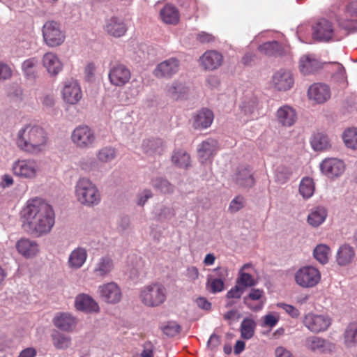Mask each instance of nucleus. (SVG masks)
I'll list each match as a JSON object with an SVG mask.
<instances>
[{
	"label": "nucleus",
	"mask_w": 357,
	"mask_h": 357,
	"mask_svg": "<svg viewBox=\"0 0 357 357\" xmlns=\"http://www.w3.org/2000/svg\"><path fill=\"white\" fill-rule=\"evenodd\" d=\"M144 153L148 155L161 154L163 151V142L161 139H146L142 145Z\"/></svg>",
	"instance_id": "nucleus-39"
},
{
	"label": "nucleus",
	"mask_w": 357,
	"mask_h": 357,
	"mask_svg": "<svg viewBox=\"0 0 357 357\" xmlns=\"http://www.w3.org/2000/svg\"><path fill=\"white\" fill-rule=\"evenodd\" d=\"M17 251L26 259H32L40 252V245L35 240L29 238H21L15 244Z\"/></svg>",
	"instance_id": "nucleus-17"
},
{
	"label": "nucleus",
	"mask_w": 357,
	"mask_h": 357,
	"mask_svg": "<svg viewBox=\"0 0 357 357\" xmlns=\"http://www.w3.org/2000/svg\"><path fill=\"white\" fill-rule=\"evenodd\" d=\"M38 63V60L33 57L25 60L22 66V70L26 77L29 79H33L36 76L35 68Z\"/></svg>",
	"instance_id": "nucleus-53"
},
{
	"label": "nucleus",
	"mask_w": 357,
	"mask_h": 357,
	"mask_svg": "<svg viewBox=\"0 0 357 357\" xmlns=\"http://www.w3.org/2000/svg\"><path fill=\"white\" fill-rule=\"evenodd\" d=\"M345 145L350 149H357V129L348 128L342 135Z\"/></svg>",
	"instance_id": "nucleus-50"
},
{
	"label": "nucleus",
	"mask_w": 357,
	"mask_h": 357,
	"mask_svg": "<svg viewBox=\"0 0 357 357\" xmlns=\"http://www.w3.org/2000/svg\"><path fill=\"white\" fill-rule=\"evenodd\" d=\"M324 346L325 340L319 337L312 336L305 340V347L312 351H320Z\"/></svg>",
	"instance_id": "nucleus-52"
},
{
	"label": "nucleus",
	"mask_w": 357,
	"mask_h": 357,
	"mask_svg": "<svg viewBox=\"0 0 357 357\" xmlns=\"http://www.w3.org/2000/svg\"><path fill=\"white\" fill-rule=\"evenodd\" d=\"M75 306L77 310L86 312H97L99 310L98 303L84 294H79L76 297Z\"/></svg>",
	"instance_id": "nucleus-33"
},
{
	"label": "nucleus",
	"mask_w": 357,
	"mask_h": 357,
	"mask_svg": "<svg viewBox=\"0 0 357 357\" xmlns=\"http://www.w3.org/2000/svg\"><path fill=\"white\" fill-rule=\"evenodd\" d=\"M296 282L303 288H312L321 280V273L312 266H304L295 274Z\"/></svg>",
	"instance_id": "nucleus-7"
},
{
	"label": "nucleus",
	"mask_w": 357,
	"mask_h": 357,
	"mask_svg": "<svg viewBox=\"0 0 357 357\" xmlns=\"http://www.w3.org/2000/svg\"><path fill=\"white\" fill-rule=\"evenodd\" d=\"M163 333L168 337H174L179 333L181 327L176 322H168L162 328Z\"/></svg>",
	"instance_id": "nucleus-57"
},
{
	"label": "nucleus",
	"mask_w": 357,
	"mask_h": 357,
	"mask_svg": "<svg viewBox=\"0 0 357 357\" xmlns=\"http://www.w3.org/2000/svg\"><path fill=\"white\" fill-rule=\"evenodd\" d=\"M222 55L215 50L207 51L200 57L201 65L205 70H208L218 68L222 65Z\"/></svg>",
	"instance_id": "nucleus-28"
},
{
	"label": "nucleus",
	"mask_w": 357,
	"mask_h": 357,
	"mask_svg": "<svg viewBox=\"0 0 357 357\" xmlns=\"http://www.w3.org/2000/svg\"><path fill=\"white\" fill-rule=\"evenodd\" d=\"M310 144L314 151H320L327 149L330 146V142L326 135L318 132L311 138Z\"/></svg>",
	"instance_id": "nucleus-41"
},
{
	"label": "nucleus",
	"mask_w": 357,
	"mask_h": 357,
	"mask_svg": "<svg viewBox=\"0 0 357 357\" xmlns=\"http://www.w3.org/2000/svg\"><path fill=\"white\" fill-rule=\"evenodd\" d=\"M263 319V324L264 327H274L279 321V317L278 315H274L272 314H268L262 317Z\"/></svg>",
	"instance_id": "nucleus-59"
},
{
	"label": "nucleus",
	"mask_w": 357,
	"mask_h": 357,
	"mask_svg": "<svg viewBox=\"0 0 357 357\" xmlns=\"http://www.w3.org/2000/svg\"><path fill=\"white\" fill-rule=\"evenodd\" d=\"M322 174L331 178L340 176L344 172L345 165L342 160L335 158H326L320 164Z\"/></svg>",
	"instance_id": "nucleus-14"
},
{
	"label": "nucleus",
	"mask_w": 357,
	"mask_h": 357,
	"mask_svg": "<svg viewBox=\"0 0 357 357\" xmlns=\"http://www.w3.org/2000/svg\"><path fill=\"white\" fill-rule=\"evenodd\" d=\"M61 94L63 102L68 105H77L82 98L81 86L75 79H69L63 82Z\"/></svg>",
	"instance_id": "nucleus-8"
},
{
	"label": "nucleus",
	"mask_w": 357,
	"mask_h": 357,
	"mask_svg": "<svg viewBox=\"0 0 357 357\" xmlns=\"http://www.w3.org/2000/svg\"><path fill=\"white\" fill-rule=\"evenodd\" d=\"M313 256L317 261L324 265L328 262L331 256V249L326 244H319L313 250Z\"/></svg>",
	"instance_id": "nucleus-45"
},
{
	"label": "nucleus",
	"mask_w": 357,
	"mask_h": 357,
	"mask_svg": "<svg viewBox=\"0 0 357 357\" xmlns=\"http://www.w3.org/2000/svg\"><path fill=\"white\" fill-rule=\"evenodd\" d=\"M54 325L63 331H72L77 325V319L68 312H59L54 317Z\"/></svg>",
	"instance_id": "nucleus-29"
},
{
	"label": "nucleus",
	"mask_w": 357,
	"mask_h": 357,
	"mask_svg": "<svg viewBox=\"0 0 357 357\" xmlns=\"http://www.w3.org/2000/svg\"><path fill=\"white\" fill-rule=\"evenodd\" d=\"M315 190L313 179L310 177H304L302 178L299 185V193L303 199H307L310 198Z\"/></svg>",
	"instance_id": "nucleus-44"
},
{
	"label": "nucleus",
	"mask_w": 357,
	"mask_h": 357,
	"mask_svg": "<svg viewBox=\"0 0 357 357\" xmlns=\"http://www.w3.org/2000/svg\"><path fill=\"white\" fill-rule=\"evenodd\" d=\"M43 66L51 76H56L63 70V63L56 54L49 52L42 57Z\"/></svg>",
	"instance_id": "nucleus-21"
},
{
	"label": "nucleus",
	"mask_w": 357,
	"mask_h": 357,
	"mask_svg": "<svg viewBox=\"0 0 357 357\" xmlns=\"http://www.w3.org/2000/svg\"><path fill=\"white\" fill-rule=\"evenodd\" d=\"M151 184L155 190L162 193H171L174 190L173 185L167 180L162 178H153Z\"/></svg>",
	"instance_id": "nucleus-49"
},
{
	"label": "nucleus",
	"mask_w": 357,
	"mask_h": 357,
	"mask_svg": "<svg viewBox=\"0 0 357 357\" xmlns=\"http://www.w3.org/2000/svg\"><path fill=\"white\" fill-rule=\"evenodd\" d=\"M255 271V267L251 263L243 264L238 270L236 279V285L230 290H245L255 287L258 281L257 279L251 274Z\"/></svg>",
	"instance_id": "nucleus-9"
},
{
	"label": "nucleus",
	"mask_w": 357,
	"mask_h": 357,
	"mask_svg": "<svg viewBox=\"0 0 357 357\" xmlns=\"http://www.w3.org/2000/svg\"><path fill=\"white\" fill-rule=\"evenodd\" d=\"M96 155L99 163L104 165L115 160L117 156V151L115 148L107 146L98 150Z\"/></svg>",
	"instance_id": "nucleus-40"
},
{
	"label": "nucleus",
	"mask_w": 357,
	"mask_h": 357,
	"mask_svg": "<svg viewBox=\"0 0 357 357\" xmlns=\"http://www.w3.org/2000/svg\"><path fill=\"white\" fill-rule=\"evenodd\" d=\"M313 38L319 41H329L334 35L333 24L326 18L319 19L312 26Z\"/></svg>",
	"instance_id": "nucleus-13"
},
{
	"label": "nucleus",
	"mask_w": 357,
	"mask_h": 357,
	"mask_svg": "<svg viewBox=\"0 0 357 357\" xmlns=\"http://www.w3.org/2000/svg\"><path fill=\"white\" fill-rule=\"evenodd\" d=\"M165 94L174 100H183L188 97L189 88L185 82L176 80L166 86Z\"/></svg>",
	"instance_id": "nucleus-19"
},
{
	"label": "nucleus",
	"mask_w": 357,
	"mask_h": 357,
	"mask_svg": "<svg viewBox=\"0 0 357 357\" xmlns=\"http://www.w3.org/2000/svg\"><path fill=\"white\" fill-rule=\"evenodd\" d=\"M236 183L244 188H251L255 184L252 170L248 167H241L234 176Z\"/></svg>",
	"instance_id": "nucleus-32"
},
{
	"label": "nucleus",
	"mask_w": 357,
	"mask_h": 357,
	"mask_svg": "<svg viewBox=\"0 0 357 357\" xmlns=\"http://www.w3.org/2000/svg\"><path fill=\"white\" fill-rule=\"evenodd\" d=\"M180 62L175 58H169L158 64L153 73L158 78H171L179 70Z\"/></svg>",
	"instance_id": "nucleus-16"
},
{
	"label": "nucleus",
	"mask_w": 357,
	"mask_h": 357,
	"mask_svg": "<svg viewBox=\"0 0 357 357\" xmlns=\"http://www.w3.org/2000/svg\"><path fill=\"white\" fill-rule=\"evenodd\" d=\"M99 162L93 158H83L79 162V167L86 172L95 171L98 169Z\"/></svg>",
	"instance_id": "nucleus-54"
},
{
	"label": "nucleus",
	"mask_w": 357,
	"mask_h": 357,
	"mask_svg": "<svg viewBox=\"0 0 357 357\" xmlns=\"http://www.w3.org/2000/svg\"><path fill=\"white\" fill-rule=\"evenodd\" d=\"M355 257V251L353 247L344 244L341 245L336 254V261L339 266H345L350 264Z\"/></svg>",
	"instance_id": "nucleus-36"
},
{
	"label": "nucleus",
	"mask_w": 357,
	"mask_h": 357,
	"mask_svg": "<svg viewBox=\"0 0 357 357\" xmlns=\"http://www.w3.org/2000/svg\"><path fill=\"white\" fill-rule=\"evenodd\" d=\"M44 43L49 47L61 46L66 40V33L61 24L54 20L46 22L42 28Z\"/></svg>",
	"instance_id": "nucleus-5"
},
{
	"label": "nucleus",
	"mask_w": 357,
	"mask_h": 357,
	"mask_svg": "<svg viewBox=\"0 0 357 357\" xmlns=\"http://www.w3.org/2000/svg\"><path fill=\"white\" fill-rule=\"evenodd\" d=\"M292 171L290 167L285 165L278 166L275 172V181L276 183L283 185L291 178Z\"/></svg>",
	"instance_id": "nucleus-48"
},
{
	"label": "nucleus",
	"mask_w": 357,
	"mask_h": 357,
	"mask_svg": "<svg viewBox=\"0 0 357 357\" xmlns=\"http://www.w3.org/2000/svg\"><path fill=\"white\" fill-rule=\"evenodd\" d=\"M245 204V198L238 195L235 197L230 202L228 210L230 213H234L242 209Z\"/></svg>",
	"instance_id": "nucleus-55"
},
{
	"label": "nucleus",
	"mask_w": 357,
	"mask_h": 357,
	"mask_svg": "<svg viewBox=\"0 0 357 357\" xmlns=\"http://www.w3.org/2000/svg\"><path fill=\"white\" fill-rule=\"evenodd\" d=\"M172 162L180 167H187L190 162V157L183 150L175 151L172 158Z\"/></svg>",
	"instance_id": "nucleus-51"
},
{
	"label": "nucleus",
	"mask_w": 357,
	"mask_h": 357,
	"mask_svg": "<svg viewBox=\"0 0 357 357\" xmlns=\"http://www.w3.org/2000/svg\"><path fill=\"white\" fill-rule=\"evenodd\" d=\"M128 25L121 17L112 16L105 20L104 31L110 36L121 38L126 33Z\"/></svg>",
	"instance_id": "nucleus-15"
},
{
	"label": "nucleus",
	"mask_w": 357,
	"mask_h": 357,
	"mask_svg": "<svg viewBox=\"0 0 357 357\" xmlns=\"http://www.w3.org/2000/svg\"><path fill=\"white\" fill-rule=\"evenodd\" d=\"M263 292L264 291H250L248 295L243 298L245 305L252 311L257 312L261 310L265 303Z\"/></svg>",
	"instance_id": "nucleus-34"
},
{
	"label": "nucleus",
	"mask_w": 357,
	"mask_h": 357,
	"mask_svg": "<svg viewBox=\"0 0 357 357\" xmlns=\"http://www.w3.org/2000/svg\"><path fill=\"white\" fill-rule=\"evenodd\" d=\"M327 215V210L325 207H314L307 216V223L313 227H317L325 221Z\"/></svg>",
	"instance_id": "nucleus-37"
},
{
	"label": "nucleus",
	"mask_w": 357,
	"mask_h": 357,
	"mask_svg": "<svg viewBox=\"0 0 357 357\" xmlns=\"http://www.w3.org/2000/svg\"><path fill=\"white\" fill-rule=\"evenodd\" d=\"M258 100L256 97L252 96L250 97H245L242 101L240 108L244 114V122H248L257 117Z\"/></svg>",
	"instance_id": "nucleus-30"
},
{
	"label": "nucleus",
	"mask_w": 357,
	"mask_h": 357,
	"mask_svg": "<svg viewBox=\"0 0 357 357\" xmlns=\"http://www.w3.org/2000/svg\"><path fill=\"white\" fill-rule=\"evenodd\" d=\"M175 213L172 208L163 206L160 209V212L158 213L160 220L169 219L174 216Z\"/></svg>",
	"instance_id": "nucleus-61"
},
{
	"label": "nucleus",
	"mask_w": 357,
	"mask_h": 357,
	"mask_svg": "<svg viewBox=\"0 0 357 357\" xmlns=\"http://www.w3.org/2000/svg\"><path fill=\"white\" fill-rule=\"evenodd\" d=\"M12 76V69L7 64L0 63V80H6Z\"/></svg>",
	"instance_id": "nucleus-64"
},
{
	"label": "nucleus",
	"mask_w": 357,
	"mask_h": 357,
	"mask_svg": "<svg viewBox=\"0 0 357 357\" xmlns=\"http://www.w3.org/2000/svg\"><path fill=\"white\" fill-rule=\"evenodd\" d=\"M278 123L284 127H291L297 121V112L290 105H284L279 107L276 112Z\"/></svg>",
	"instance_id": "nucleus-20"
},
{
	"label": "nucleus",
	"mask_w": 357,
	"mask_h": 357,
	"mask_svg": "<svg viewBox=\"0 0 357 357\" xmlns=\"http://www.w3.org/2000/svg\"><path fill=\"white\" fill-rule=\"evenodd\" d=\"M75 193L77 200L87 206H96L101 200L96 185L86 178H81L77 181Z\"/></svg>",
	"instance_id": "nucleus-3"
},
{
	"label": "nucleus",
	"mask_w": 357,
	"mask_h": 357,
	"mask_svg": "<svg viewBox=\"0 0 357 357\" xmlns=\"http://www.w3.org/2000/svg\"><path fill=\"white\" fill-rule=\"evenodd\" d=\"M140 298L144 305L154 307L162 303L166 296L162 291H142Z\"/></svg>",
	"instance_id": "nucleus-38"
},
{
	"label": "nucleus",
	"mask_w": 357,
	"mask_h": 357,
	"mask_svg": "<svg viewBox=\"0 0 357 357\" xmlns=\"http://www.w3.org/2000/svg\"><path fill=\"white\" fill-rule=\"evenodd\" d=\"M51 336L53 345L57 349H66L71 344V337L57 331H54Z\"/></svg>",
	"instance_id": "nucleus-46"
},
{
	"label": "nucleus",
	"mask_w": 357,
	"mask_h": 357,
	"mask_svg": "<svg viewBox=\"0 0 357 357\" xmlns=\"http://www.w3.org/2000/svg\"><path fill=\"white\" fill-rule=\"evenodd\" d=\"M154 345L150 341H146L143 344L141 357H153Z\"/></svg>",
	"instance_id": "nucleus-62"
},
{
	"label": "nucleus",
	"mask_w": 357,
	"mask_h": 357,
	"mask_svg": "<svg viewBox=\"0 0 357 357\" xmlns=\"http://www.w3.org/2000/svg\"><path fill=\"white\" fill-rule=\"evenodd\" d=\"M218 149V143L213 139H207L197 148L199 160L202 163L211 162Z\"/></svg>",
	"instance_id": "nucleus-18"
},
{
	"label": "nucleus",
	"mask_w": 357,
	"mask_h": 357,
	"mask_svg": "<svg viewBox=\"0 0 357 357\" xmlns=\"http://www.w3.org/2000/svg\"><path fill=\"white\" fill-rule=\"evenodd\" d=\"M213 119V112L209 109L202 108L194 114L192 126L198 130L206 129L211 126Z\"/></svg>",
	"instance_id": "nucleus-23"
},
{
	"label": "nucleus",
	"mask_w": 357,
	"mask_h": 357,
	"mask_svg": "<svg viewBox=\"0 0 357 357\" xmlns=\"http://www.w3.org/2000/svg\"><path fill=\"white\" fill-rule=\"evenodd\" d=\"M255 321L250 318H245L240 326L241 336L243 339L250 340L254 335L256 328Z\"/></svg>",
	"instance_id": "nucleus-43"
},
{
	"label": "nucleus",
	"mask_w": 357,
	"mask_h": 357,
	"mask_svg": "<svg viewBox=\"0 0 357 357\" xmlns=\"http://www.w3.org/2000/svg\"><path fill=\"white\" fill-rule=\"evenodd\" d=\"M143 90L142 79H133L130 85L125 89L120 101L124 105L132 103Z\"/></svg>",
	"instance_id": "nucleus-24"
},
{
	"label": "nucleus",
	"mask_w": 357,
	"mask_h": 357,
	"mask_svg": "<svg viewBox=\"0 0 357 357\" xmlns=\"http://www.w3.org/2000/svg\"><path fill=\"white\" fill-rule=\"evenodd\" d=\"M331 324V320L328 316L308 313L303 319V324L310 331L319 333L327 330Z\"/></svg>",
	"instance_id": "nucleus-12"
},
{
	"label": "nucleus",
	"mask_w": 357,
	"mask_h": 357,
	"mask_svg": "<svg viewBox=\"0 0 357 357\" xmlns=\"http://www.w3.org/2000/svg\"><path fill=\"white\" fill-rule=\"evenodd\" d=\"M160 20L167 24H178L180 15L178 9L172 4H166L160 11Z\"/></svg>",
	"instance_id": "nucleus-35"
},
{
	"label": "nucleus",
	"mask_w": 357,
	"mask_h": 357,
	"mask_svg": "<svg viewBox=\"0 0 357 357\" xmlns=\"http://www.w3.org/2000/svg\"><path fill=\"white\" fill-rule=\"evenodd\" d=\"M102 299L108 303L119 302L121 298V291H101Z\"/></svg>",
	"instance_id": "nucleus-56"
},
{
	"label": "nucleus",
	"mask_w": 357,
	"mask_h": 357,
	"mask_svg": "<svg viewBox=\"0 0 357 357\" xmlns=\"http://www.w3.org/2000/svg\"><path fill=\"white\" fill-rule=\"evenodd\" d=\"M279 307L282 308L287 313H288L291 317L297 318L300 312L298 309L294 307L293 305H288L284 303H279L277 305Z\"/></svg>",
	"instance_id": "nucleus-60"
},
{
	"label": "nucleus",
	"mask_w": 357,
	"mask_h": 357,
	"mask_svg": "<svg viewBox=\"0 0 357 357\" xmlns=\"http://www.w3.org/2000/svg\"><path fill=\"white\" fill-rule=\"evenodd\" d=\"M344 342L347 347H351L357 343V322L347 325L344 333Z\"/></svg>",
	"instance_id": "nucleus-42"
},
{
	"label": "nucleus",
	"mask_w": 357,
	"mask_h": 357,
	"mask_svg": "<svg viewBox=\"0 0 357 357\" xmlns=\"http://www.w3.org/2000/svg\"><path fill=\"white\" fill-rule=\"evenodd\" d=\"M48 137L40 126L27 124L21 128L15 138L17 146L22 151L31 155H40L45 152Z\"/></svg>",
	"instance_id": "nucleus-2"
},
{
	"label": "nucleus",
	"mask_w": 357,
	"mask_h": 357,
	"mask_svg": "<svg viewBox=\"0 0 357 357\" xmlns=\"http://www.w3.org/2000/svg\"><path fill=\"white\" fill-rule=\"evenodd\" d=\"M153 197V193L150 190L145 189L138 193L137 196V204L143 206L146 202Z\"/></svg>",
	"instance_id": "nucleus-58"
},
{
	"label": "nucleus",
	"mask_w": 357,
	"mask_h": 357,
	"mask_svg": "<svg viewBox=\"0 0 357 357\" xmlns=\"http://www.w3.org/2000/svg\"><path fill=\"white\" fill-rule=\"evenodd\" d=\"M291 298L295 303L302 305L307 301L309 296L305 291H294Z\"/></svg>",
	"instance_id": "nucleus-63"
},
{
	"label": "nucleus",
	"mask_w": 357,
	"mask_h": 357,
	"mask_svg": "<svg viewBox=\"0 0 357 357\" xmlns=\"http://www.w3.org/2000/svg\"><path fill=\"white\" fill-rule=\"evenodd\" d=\"M108 79L112 86L122 87L129 83L131 79V71L124 64L116 63L109 68Z\"/></svg>",
	"instance_id": "nucleus-10"
},
{
	"label": "nucleus",
	"mask_w": 357,
	"mask_h": 357,
	"mask_svg": "<svg viewBox=\"0 0 357 357\" xmlns=\"http://www.w3.org/2000/svg\"><path fill=\"white\" fill-rule=\"evenodd\" d=\"M261 53L268 56H277L282 54L281 45L275 40L264 43L259 47Z\"/></svg>",
	"instance_id": "nucleus-47"
},
{
	"label": "nucleus",
	"mask_w": 357,
	"mask_h": 357,
	"mask_svg": "<svg viewBox=\"0 0 357 357\" xmlns=\"http://www.w3.org/2000/svg\"><path fill=\"white\" fill-rule=\"evenodd\" d=\"M70 139L73 144L80 149H91L97 144L95 130L86 125L77 126L71 132Z\"/></svg>",
	"instance_id": "nucleus-4"
},
{
	"label": "nucleus",
	"mask_w": 357,
	"mask_h": 357,
	"mask_svg": "<svg viewBox=\"0 0 357 357\" xmlns=\"http://www.w3.org/2000/svg\"><path fill=\"white\" fill-rule=\"evenodd\" d=\"M13 174L25 180L36 179L40 172V165L37 160L31 158L19 159L12 164Z\"/></svg>",
	"instance_id": "nucleus-6"
},
{
	"label": "nucleus",
	"mask_w": 357,
	"mask_h": 357,
	"mask_svg": "<svg viewBox=\"0 0 357 357\" xmlns=\"http://www.w3.org/2000/svg\"><path fill=\"white\" fill-rule=\"evenodd\" d=\"M321 68L320 61L312 54H306L300 59L299 68L303 75H309Z\"/></svg>",
	"instance_id": "nucleus-31"
},
{
	"label": "nucleus",
	"mask_w": 357,
	"mask_h": 357,
	"mask_svg": "<svg viewBox=\"0 0 357 357\" xmlns=\"http://www.w3.org/2000/svg\"><path fill=\"white\" fill-rule=\"evenodd\" d=\"M228 276L229 270L227 267H216L207 275L206 286L210 290H224Z\"/></svg>",
	"instance_id": "nucleus-11"
},
{
	"label": "nucleus",
	"mask_w": 357,
	"mask_h": 357,
	"mask_svg": "<svg viewBox=\"0 0 357 357\" xmlns=\"http://www.w3.org/2000/svg\"><path fill=\"white\" fill-rule=\"evenodd\" d=\"M308 96L317 103L322 104L331 98V90L326 84L316 83L310 86Z\"/></svg>",
	"instance_id": "nucleus-22"
},
{
	"label": "nucleus",
	"mask_w": 357,
	"mask_h": 357,
	"mask_svg": "<svg viewBox=\"0 0 357 357\" xmlns=\"http://www.w3.org/2000/svg\"><path fill=\"white\" fill-rule=\"evenodd\" d=\"M88 254L86 248L77 247L69 255L67 261L68 267L71 270H78L86 263Z\"/></svg>",
	"instance_id": "nucleus-26"
},
{
	"label": "nucleus",
	"mask_w": 357,
	"mask_h": 357,
	"mask_svg": "<svg viewBox=\"0 0 357 357\" xmlns=\"http://www.w3.org/2000/svg\"><path fill=\"white\" fill-rule=\"evenodd\" d=\"M114 268L113 259L109 255L101 257L95 264L93 273L96 278H104L109 275Z\"/></svg>",
	"instance_id": "nucleus-25"
},
{
	"label": "nucleus",
	"mask_w": 357,
	"mask_h": 357,
	"mask_svg": "<svg viewBox=\"0 0 357 357\" xmlns=\"http://www.w3.org/2000/svg\"><path fill=\"white\" fill-rule=\"evenodd\" d=\"M273 82L278 91H287L293 86L294 80L290 71L280 70L274 74Z\"/></svg>",
	"instance_id": "nucleus-27"
},
{
	"label": "nucleus",
	"mask_w": 357,
	"mask_h": 357,
	"mask_svg": "<svg viewBox=\"0 0 357 357\" xmlns=\"http://www.w3.org/2000/svg\"><path fill=\"white\" fill-rule=\"evenodd\" d=\"M20 215L24 230L36 237L49 234L55 222L52 206L38 197L29 199Z\"/></svg>",
	"instance_id": "nucleus-1"
}]
</instances>
